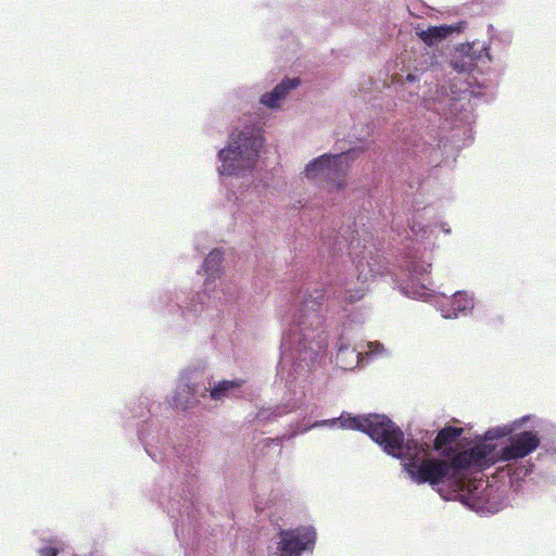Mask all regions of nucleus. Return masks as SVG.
Masks as SVG:
<instances>
[{
    "instance_id": "nucleus-9",
    "label": "nucleus",
    "mask_w": 556,
    "mask_h": 556,
    "mask_svg": "<svg viewBox=\"0 0 556 556\" xmlns=\"http://www.w3.org/2000/svg\"><path fill=\"white\" fill-rule=\"evenodd\" d=\"M464 433V429L460 427L446 426L442 428L434 441H433V450L441 452L444 457H450V446L455 443L457 439Z\"/></svg>"
},
{
    "instance_id": "nucleus-2",
    "label": "nucleus",
    "mask_w": 556,
    "mask_h": 556,
    "mask_svg": "<svg viewBox=\"0 0 556 556\" xmlns=\"http://www.w3.org/2000/svg\"><path fill=\"white\" fill-rule=\"evenodd\" d=\"M340 424L342 428L367 433L388 454L412 455V453H416V445L413 442L404 444L403 431L384 415L367 417L341 415Z\"/></svg>"
},
{
    "instance_id": "nucleus-6",
    "label": "nucleus",
    "mask_w": 556,
    "mask_h": 556,
    "mask_svg": "<svg viewBox=\"0 0 556 556\" xmlns=\"http://www.w3.org/2000/svg\"><path fill=\"white\" fill-rule=\"evenodd\" d=\"M276 552L271 556H303L313 552L316 543V531L313 527H298L281 530Z\"/></svg>"
},
{
    "instance_id": "nucleus-5",
    "label": "nucleus",
    "mask_w": 556,
    "mask_h": 556,
    "mask_svg": "<svg viewBox=\"0 0 556 556\" xmlns=\"http://www.w3.org/2000/svg\"><path fill=\"white\" fill-rule=\"evenodd\" d=\"M299 341L298 351L302 361H313L325 354L328 336L324 327V318L317 311H309L298 317Z\"/></svg>"
},
{
    "instance_id": "nucleus-17",
    "label": "nucleus",
    "mask_w": 556,
    "mask_h": 556,
    "mask_svg": "<svg viewBox=\"0 0 556 556\" xmlns=\"http://www.w3.org/2000/svg\"><path fill=\"white\" fill-rule=\"evenodd\" d=\"M299 328H298V324L294 326V329H292L291 333H290V338H289V343H294L299 341ZM285 342H288V339H285Z\"/></svg>"
},
{
    "instance_id": "nucleus-8",
    "label": "nucleus",
    "mask_w": 556,
    "mask_h": 556,
    "mask_svg": "<svg viewBox=\"0 0 556 556\" xmlns=\"http://www.w3.org/2000/svg\"><path fill=\"white\" fill-rule=\"evenodd\" d=\"M356 269L358 271L357 280L359 282V286L354 289L348 287L344 289L342 300L346 303H354L364 298L367 291L366 283L370 279L375 278L376 275L378 274L379 263L372 256H370V260H368L366 255H363V257L359 258L356 263Z\"/></svg>"
},
{
    "instance_id": "nucleus-4",
    "label": "nucleus",
    "mask_w": 556,
    "mask_h": 556,
    "mask_svg": "<svg viewBox=\"0 0 556 556\" xmlns=\"http://www.w3.org/2000/svg\"><path fill=\"white\" fill-rule=\"evenodd\" d=\"M358 154L356 150L324 154L306 165L305 176L325 182L328 190L343 189L346 186L349 161L356 159Z\"/></svg>"
},
{
    "instance_id": "nucleus-11",
    "label": "nucleus",
    "mask_w": 556,
    "mask_h": 556,
    "mask_svg": "<svg viewBox=\"0 0 556 556\" xmlns=\"http://www.w3.org/2000/svg\"><path fill=\"white\" fill-rule=\"evenodd\" d=\"M448 302L451 308L443 315L445 318H456L459 313H466L473 306L472 299L464 292H455Z\"/></svg>"
},
{
    "instance_id": "nucleus-7",
    "label": "nucleus",
    "mask_w": 556,
    "mask_h": 556,
    "mask_svg": "<svg viewBox=\"0 0 556 556\" xmlns=\"http://www.w3.org/2000/svg\"><path fill=\"white\" fill-rule=\"evenodd\" d=\"M541 440L536 432L534 431H522L515 437L510 438L509 445L504 446L501 450V453L498 456L495 455L494 452H492V456L494 457L495 462L492 464L494 465L497 460L502 462H509L515 460L519 458H523L534 452L540 446ZM493 447V451H495V446L490 444Z\"/></svg>"
},
{
    "instance_id": "nucleus-20",
    "label": "nucleus",
    "mask_w": 556,
    "mask_h": 556,
    "mask_svg": "<svg viewBox=\"0 0 556 556\" xmlns=\"http://www.w3.org/2000/svg\"><path fill=\"white\" fill-rule=\"evenodd\" d=\"M407 79H408V80H414V79H415V77H414L412 74H408V75H407Z\"/></svg>"
},
{
    "instance_id": "nucleus-3",
    "label": "nucleus",
    "mask_w": 556,
    "mask_h": 556,
    "mask_svg": "<svg viewBox=\"0 0 556 556\" xmlns=\"http://www.w3.org/2000/svg\"><path fill=\"white\" fill-rule=\"evenodd\" d=\"M263 141L261 130L255 126L233 130L229 136L228 146L218 153L222 162L220 173L239 175L243 170L252 169L257 162Z\"/></svg>"
},
{
    "instance_id": "nucleus-10",
    "label": "nucleus",
    "mask_w": 556,
    "mask_h": 556,
    "mask_svg": "<svg viewBox=\"0 0 556 556\" xmlns=\"http://www.w3.org/2000/svg\"><path fill=\"white\" fill-rule=\"evenodd\" d=\"M300 84L298 78L294 79H283L280 84H278L273 91L267 92L262 96L261 102L268 108H276L278 102L283 99L287 93L295 88Z\"/></svg>"
},
{
    "instance_id": "nucleus-15",
    "label": "nucleus",
    "mask_w": 556,
    "mask_h": 556,
    "mask_svg": "<svg viewBox=\"0 0 556 556\" xmlns=\"http://www.w3.org/2000/svg\"><path fill=\"white\" fill-rule=\"evenodd\" d=\"M453 66L459 73H468L473 70L475 64L468 56H463L460 61H455Z\"/></svg>"
},
{
    "instance_id": "nucleus-14",
    "label": "nucleus",
    "mask_w": 556,
    "mask_h": 556,
    "mask_svg": "<svg viewBox=\"0 0 556 556\" xmlns=\"http://www.w3.org/2000/svg\"><path fill=\"white\" fill-rule=\"evenodd\" d=\"M223 262V254L218 250L212 251L204 260L203 269L207 275H213L218 270Z\"/></svg>"
},
{
    "instance_id": "nucleus-19",
    "label": "nucleus",
    "mask_w": 556,
    "mask_h": 556,
    "mask_svg": "<svg viewBox=\"0 0 556 556\" xmlns=\"http://www.w3.org/2000/svg\"><path fill=\"white\" fill-rule=\"evenodd\" d=\"M348 352H349L348 349H340L338 351L337 358L339 359L340 357L344 356V354L348 353Z\"/></svg>"
},
{
    "instance_id": "nucleus-12",
    "label": "nucleus",
    "mask_w": 556,
    "mask_h": 556,
    "mask_svg": "<svg viewBox=\"0 0 556 556\" xmlns=\"http://www.w3.org/2000/svg\"><path fill=\"white\" fill-rule=\"evenodd\" d=\"M452 33L453 27L440 25L428 27L425 30L418 31L417 35L427 46H434L444 40Z\"/></svg>"
},
{
    "instance_id": "nucleus-13",
    "label": "nucleus",
    "mask_w": 556,
    "mask_h": 556,
    "mask_svg": "<svg viewBox=\"0 0 556 556\" xmlns=\"http://www.w3.org/2000/svg\"><path fill=\"white\" fill-rule=\"evenodd\" d=\"M243 382V380H223L211 390V397L213 400H220L228 391L240 388Z\"/></svg>"
},
{
    "instance_id": "nucleus-1",
    "label": "nucleus",
    "mask_w": 556,
    "mask_h": 556,
    "mask_svg": "<svg viewBox=\"0 0 556 556\" xmlns=\"http://www.w3.org/2000/svg\"><path fill=\"white\" fill-rule=\"evenodd\" d=\"M413 442L416 445V453L412 455L391 454L394 457L406 459L404 468L413 481L418 484L429 483L438 485L444 481H450L462 489L464 481L462 471L478 467H490L494 462L492 456L493 447L488 444H479L469 450L462 451L453 455L450 460L440 458H426L420 463L416 460L421 454L427 455L430 450L428 443H418L416 440H404V444Z\"/></svg>"
},
{
    "instance_id": "nucleus-16",
    "label": "nucleus",
    "mask_w": 556,
    "mask_h": 556,
    "mask_svg": "<svg viewBox=\"0 0 556 556\" xmlns=\"http://www.w3.org/2000/svg\"><path fill=\"white\" fill-rule=\"evenodd\" d=\"M59 551L55 547H42L39 552L40 556H56Z\"/></svg>"
},
{
    "instance_id": "nucleus-18",
    "label": "nucleus",
    "mask_w": 556,
    "mask_h": 556,
    "mask_svg": "<svg viewBox=\"0 0 556 556\" xmlns=\"http://www.w3.org/2000/svg\"><path fill=\"white\" fill-rule=\"evenodd\" d=\"M271 415H274V417H278V416L282 415V412L267 414L266 409H262V410L258 412L257 418H260V419H269Z\"/></svg>"
}]
</instances>
